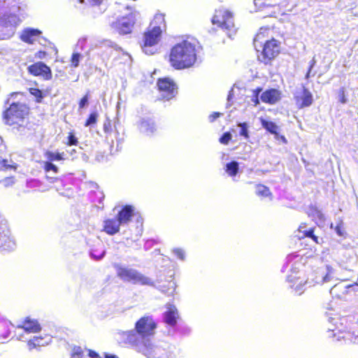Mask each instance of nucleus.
<instances>
[{"label": "nucleus", "instance_id": "obj_20", "mask_svg": "<svg viewBox=\"0 0 358 358\" xmlns=\"http://www.w3.org/2000/svg\"><path fill=\"white\" fill-rule=\"evenodd\" d=\"M120 225L117 218H108L103 222V231L108 235L112 236L120 231Z\"/></svg>", "mask_w": 358, "mask_h": 358}, {"label": "nucleus", "instance_id": "obj_29", "mask_svg": "<svg viewBox=\"0 0 358 358\" xmlns=\"http://www.w3.org/2000/svg\"><path fill=\"white\" fill-rule=\"evenodd\" d=\"M257 191L256 194L257 196L260 197H271L272 196V194L268 187L266 185L259 184L256 187Z\"/></svg>", "mask_w": 358, "mask_h": 358}, {"label": "nucleus", "instance_id": "obj_17", "mask_svg": "<svg viewBox=\"0 0 358 358\" xmlns=\"http://www.w3.org/2000/svg\"><path fill=\"white\" fill-rule=\"evenodd\" d=\"M262 127L269 133L273 134L275 136V138L276 140L282 141L283 143L286 144L287 141L285 136L279 134V127L272 121H268L265 120H262Z\"/></svg>", "mask_w": 358, "mask_h": 358}, {"label": "nucleus", "instance_id": "obj_21", "mask_svg": "<svg viewBox=\"0 0 358 358\" xmlns=\"http://www.w3.org/2000/svg\"><path fill=\"white\" fill-rule=\"evenodd\" d=\"M133 214V207L130 205H125L118 212L117 219L121 224H127L131 220Z\"/></svg>", "mask_w": 358, "mask_h": 358}, {"label": "nucleus", "instance_id": "obj_11", "mask_svg": "<svg viewBox=\"0 0 358 358\" xmlns=\"http://www.w3.org/2000/svg\"><path fill=\"white\" fill-rule=\"evenodd\" d=\"M294 100L297 108L309 107L313 102V97L310 90L304 85L294 94Z\"/></svg>", "mask_w": 358, "mask_h": 358}, {"label": "nucleus", "instance_id": "obj_47", "mask_svg": "<svg viewBox=\"0 0 358 358\" xmlns=\"http://www.w3.org/2000/svg\"><path fill=\"white\" fill-rule=\"evenodd\" d=\"M222 114L219 112H213L209 115L210 122H214L217 118L220 117Z\"/></svg>", "mask_w": 358, "mask_h": 358}, {"label": "nucleus", "instance_id": "obj_34", "mask_svg": "<svg viewBox=\"0 0 358 358\" xmlns=\"http://www.w3.org/2000/svg\"><path fill=\"white\" fill-rule=\"evenodd\" d=\"M262 92V88L260 87H258L252 90V102L253 103L254 106H257L259 103V94Z\"/></svg>", "mask_w": 358, "mask_h": 358}, {"label": "nucleus", "instance_id": "obj_40", "mask_svg": "<svg viewBox=\"0 0 358 358\" xmlns=\"http://www.w3.org/2000/svg\"><path fill=\"white\" fill-rule=\"evenodd\" d=\"M232 136L230 132L227 131L219 138V142L223 145H227L231 140Z\"/></svg>", "mask_w": 358, "mask_h": 358}, {"label": "nucleus", "instance_id": "obj_7", "mask_svg": "<svg viewBox=\"0 0 358 358\" xmlns=\"http://www.w3.org/2000/svg\"><path fill=\"white\" fill-rule=\"evenodd\" d=\"M355 324L350 323L348 329L339 330L333 336V341L341 343V345L350 346L358 344V328Z\"/></svg>", "mask_w": 358, "mask_h": 358}, {"label": "nucleus", "instance_id": "obj_3", "mask_svg": "<svg viewBox=\"0 0 358 358\" xmlns=\"http://www.w3.org/2000/svg\"><path fill=\"white\" fill-rule=\"evenodd\" d=\"M30 113L29 106L19 101L11 103L2 113V120L4 124L17 131L25 130V120Z\"/></svg>", "mask_w": 358, "mask_h": 358}, {"label": "nucleus", "instance_id": "obj_52", "mask_svg": "<svg viewBox=\"0 0 358 358\" xmlns=\"http://www.w3.org/2000/svg\"><path fill=\"white\" fill-rule=\"evenodd\" d=\"M104 358H118L116 355H105Z\"/></svg>", "mask_w": 358, "mask_h": 358}, {"label": "nucleus", "instance_id": "obj_42", "mask_svg": "<svg viewBox=\"0 0 358 358\" xmlns=\"http://www.w3.org/2000/svg\"><path fill=\"white\" fill-rule=\"evenodd\" d=\"M238 126L241 127L239 134L241 136H244L245 138H249V134L248 131V126L245 122L239 123Z\"/></svg>", "mask_w": 358, "mask_h": 358}, {"label": "nucleus", "instance_id": "obj_48", "mask_svg": "<svg viewBox=\"0 0 358 358\" xmlns=\"http://www.w3.org/2000/svg\"><path fill=\"white\" fill-rule=\"evenodd\" d=\"M88 356L90 358H101V357L96 352L90 349L88 350Z\"/></svg>", "mask_w": 358, "mask_h": 358}, {"label": "nucleus", "instance_id": "obj_15", "mask_svg": "<svg viewBox=\"0 0 358 358\" xmlns=\"http://www.w3.org/2000/svg\"><path fill=\"white\" fill-rule=\"evenodd\" d=\"M287 280L290 283V288L292 289L295 294L300 295L304 292L307 280L301 276H298L296 273L291 274L287 277Z\"/></svg>", "mask_w": 358, "mask_h": 358}, {"label": "nucleus", "instance_id": "obj_44", "mask_svg": "<svg viewBox=\"0 0 358 358\" xmlns=\"http://www.w3.org/2000/svg\"><path fill=\"white\" fill-rule=\"evenodd\" d=\"M90 96V92H87L79 101L78 106L79 108H83L88 103V99Z\"/></svg>", "mask_w": 358, "mask_h": 358}, {"label": "nucleus", "instance_id": "obj_19", "mask_svg": "<svg viewBox=\"0 0 358 358\" xmlns=\"http://www.w3.org/2000/svg\"><path fill=\"white\" fill-rule=\"evenodd\" d=\"M178 318L179 314L176 307L173 305H169L167 310L164 314V322L171 327H175Z\"/></svg>", "mask_w": 358, "mask_h": 358}, {"label": "nucleus", "instance_id": "obj_2", "mask_svg": "<svg viewBox=\"0 0 358 358\" xmlns=\"http://www.w3.org/2000/svg\"><path fill=\"white\" fill-rule=\"evenodd\" d=\"M166 28L165 15L156 13L148 27L143 33L141 40L139 42L145 53H153L150 48L158 44L161 40L162 32L166 30Z\"/></svg>", "mask_w": 358, "mask_h": 358}, {"label": "nucleus", "instance_id": "obj_45", "mask_svg": "<svg viewBox=\"0 0 358 358\" xmlns=\"http://www.w3.org/2000/svg\"><path fill=\"white\" fill-rule=\"evenodd\" d=\"M338 99H339V101L341 103H345L347 102V99L345 98V89L344 87H341L339 90H338Z\"/></svg>", "mask_w": 358, "mask_h": 358}, {"label": "nucleus", "instance_id": "obj_14", "mask_svg": "<svg viewBox=\"0 0 358 358\" xmlns=\"http://www.w3.org/2000/svg\"><path fill=\"white\" fill-rule=\"evenodd\" d=\"M134 23L133 17L127 16L118 19L114 22L113 26L120 34L124 35L131 32Z\"/></svg>", "mask_w": 358, "mask_h": 358}, {"label": "nucleus", "instance_id": "obj_43", "mask_svg": "<svg viewBox=\"0 0 358 358\" xmlns=\"http://www.w3.org/2000/svg\"><path fill=\"white\" fill-rule=\"evenodd\" d=\"M152 349V344L150 342L143 343V345L140 347L139 352H142L144 355H147L150 352Z\"/></svg>", "mask_w": 358, "mask_h": 358}, {"label": "nucleus", "instance_id": "obj_18", "mask_svg": "<svg viewBox=\"0 0 358 358\" xmlns=\"http://www.w3.org/2000/svg\"><path fill=\"white\" fill-rule=\"evenodd\" d=\"M27 333H38L41 330V327L36 320L26 317L21 324L17 327Z\"/></svg>", "mask_w": 358, "mask_h": 358}, {"label": "nucleus", "instance_id": "obj_33", "mask_svg": "<svg viewBox=\"0 0 358 358\" xmlns=\"http://www.w3.org/2000/svg\"><path fill=\"white\" fill-rule=\"evenodd\" d=\"M71 357V358H84V351L80 346H74Z\"/></svg>", "mask_w": 358, "mask_h": 358}, {"label": "nucleus", "instance_id": "obj_53", "mask_svg": "<svg viewBox=\"0 0 358 358\" xmlns=\"http://www.w3.org/2000/svg\"><path fill=\"white\" fill-rule=\"evenodd\" d=\"M176 253L180 257L181 259L183 258L181 250H177Z\"/></svg>", "mask_w": 358, "mask_h": 358}, {"label": "nucleus", "instance_id": "obj_54", "mask_svg": "<svg viewBox=\"0 0 358 358\" xmlns=\"http://www.w3.org/2000/svg\"><path fill=\"white\" fill-rule=\"evenodd\" d=\"M337 232H338V234L339 235H341V232L340 231V230H338H338H337Z\"/></svg>", "mask_w": 358, "mask_h": 358}, {"label": "nucleus", "instance_id": "obj_35", "mask_svg": "<svg viewBox=\"0 0 358 358\" xmlns=\"http://www.w3.org/2000/svg\"><path fill=\"white\" fill-rule=\"evenodd\" d=\"M42 339V337L35 336L32 339L29 340L27 342L29 348L32 350L38 346H40Z\"/></svg>", "mask_w": 358, "mask_h": 358}, {"label": "nucleus", "instance_id": "obj_32", "mask_svg": "<svg viewBox=\"0 0 358 358\" xmlns=\"http://www.w3.org/2000/svg\"><path fill=\"white\" fill-rule=\"evenodd\" d=\"M315 228L312 227L308 230H305L302 231L303 236L302 238H311L315 243H318V237L314 234Z\"/></svg>", "mask_w": 358, "mask_h": 358}, {"label": "nucleus", "instance_id": "obj_55", "mask_svg": "<svg viewBox=\"0 0 358 358\" xmlns=\"http://www.w3.org/2000/svg\"><path fill=\"white\" fill-rule=\"evenodd\" d=\"M1 224L0 223V225H1Z\"/></svg>", "mask_w": 358, "mask_h": 358}, {"label": "nucleus", "instance_id": "obj_8", "mask_svg": "<svg viewBox=\"0 0 358 358\" xmlns=\"http://www.w3.org/2000/svg\"><path fill=\"white\" fill-rule=\"evenodd\" d=\"M157 87L162 96L166 100L173 99L178 93L177 85L169 78H158L157 80Z\"/></svg>", "mask_w": 358, "mask_h": 358}, {"label": "nucleus", "instance_id": "obj_12", "mask_svg": "<svg viewBox=\"0 0 358 358\" xmlns=\"http://www.w3.org/2000/svg\"><path fill=\"white\" fill-rule=\"evenodd\" d=\"M15 242L10 236L9 229L2 224L0 225V251L10 252L14 249Z\"/></svg>", "mask_w": 358, "mask_h": 358}, {"label": "nucleus", "instance_id": "obj_25", "mask_svg": "<svg viewBox=\"0 0 358 358\" xmlns=\"http://www.w3.org/2000/svg\"><path fill=\"white\" fill-rule=\"evenodd\" d=\"M28 92L34 97V101L37 103H42L43 98L45 96V94L37 87H29Z\"/></svg>", "mask_w": 358, "mask_h": 358}, {"label": "nucleus", "instance_id": "obj_38", "mask_svg": "<svg viewBox=\"0 0 358 358\" xmlns=\"http://www.w3.org/2000/svg\"><path fill=\"white\" fill-rule=\"evenodd\" d=\"M15 182V178L14 176L6 177L3 180H0V183L5 187H9L13 186Z\"/></svg>", "mask_w": 358, "mask_h": 358}, {"label": "nucleus", "instance_id": "obj_9", "mask_svg": "<svg viewBox=\"0 0 358 358\" xmlns=\"http://www.w3.org/2000/svg\"><path fill=\"white\" fill-rule=\"evenodd\" d=\"M156 327L157 324L149 316L141 317L135 324V330L142 338L154 335Z\"/></svg>", "mask_w": 358, "mask_h": 358}, {"label": "nucleus", "instance_id": "obj_1", "mask_svg": "<svg viewBox=\"0 0 358 358\" xmlns=\"http://www.w3.org/2000/svg\"><path fill=\"white\" fill-rule=\"evenodd\" d=\"M171 66L181 70L192 66L196 61V41L187 36L175 44L171 49L169 59Z\"/></svg>", "mask_w": 358, "mask_h": 358}, {"label": "nucleus", "instance_id": "obj_4", "mask_svg": "<svg viewBox=\"0 0 358 358\" xmlns=\"http://www.w3.org/2000/svg\"><path fill=\"white\" fill-rule=\"evenodd\" d=\"M117 275L124 282H129L134 285H153L152 280L148 276L138 272L137 270L121 266L119 264H115Z\"/></svg>", "mask_w": 358, "mask_h": 358}, {"label": "nucleus", "instance_id": "obj_24", "mask_svg": "<svg viewBox=\"0 0 358 358\" xmlns=\"http://www.w3.org/2000/svg\"><path fill=\"white\" fill-rule=\"evenodd\" d=\"M44 156L46 159L45 162H52L54 161H63L65 159V153L64 152L46 150L44 152Z\"/></svg>", "mask_w": 358, "mask_h": 358}, {"label": "nucleus", "instance_id": "obj_27", "mask_svg": "<svg viewBox=\"0 0 358 358\" xmlns=\"http://www.w3.org/2000/svg\"><path fill=\"white\" fill-rule=\"evenodd\" d=\"M17 165L15 163L11 162L9 163L8 159L3 158L0 156V171H6L8 170L16 171Z\"/></svg>", "mask_w": 358, "mask_h": 358}, {"label": "nucleus", "instance_id": "obj_50", "mask_svg": "<svg viewBox=\"0 0 358 358\" xmlns=\"http://www.w3.org/2000/svg\"><path fill=\"white\" fill-rule=\"evenodd\" d=\"M91 6H99L103 0H87Z\"/></svg>", "mask_w": 358, "mask_h": 358}, {"label": "nucleus", "instance_id": "obj_41", "mask_svg": "<svg viewBox=\"0 0 358 358\" xmlns=\"http://www.w3.org/2000/svg\"><path fill=\"white\" fill-rule=\"evenodd\" d=\"M103 129L106 134H110L113 131V124L110 119H106L104 121Z\"/></svg>", "mask_w": 358, "mask_h": 358}, {"label": "nucleus", "instance_id": "obj_28", "mask_svg": "<svg viewBox=\"0 0 358 358\" xmlns=\"http://www.w3.org/2000/svg\"><path fill=\"white\" fill-rule=\"evenodd\" d=\"M277 0H255V6L262 10L268 7H273L275 5Z\"/></svg>", "mask_w": 358, "mask_h": 358}, {"label": "nucleus", "instance_id": "obj_26", "mask_svg": "<svg viewBox=\"0 0 358 358\" xmlns=\"http://www.w3.org/2000/svg\"><path fill=\"white\" fill-rule=\"evenodd\" d=\"M238 163L236 161L230 162L226 164L225 171L231 177L236 176L238 173Z\"/></svg>", "mask_w": 358, "mask_h": 358}, {"label": "nucleus", "instance_id": "obj_5", "mask_svg": "<svg viewBox=\"0 0 358 358\" xmlns=\"http://www.w3.org/2000/svg\"><path fill=\"white\" fill-rule=\"evenodd\" d=\"M280 42L274 38L266 40L258 55V60L265 65L271 64V62L280 53Z\"/></svg>", "mask_w": 358, "mask_h": 358}, {"label": "nucleus", "instance_id": "obj_16", "mask_svg": "<svg viewBox=\"0 0 358 358\" xmlns=\"http://www.w3.org/2000/svg\"><path fill=\"white\" fill-rule=\"evenodd\" d=\"M263 103L273 105L281 99V92L278 90L271 88L263 92L260 96Z\"/></svg>", "mask_w": 358, "mask_h": 358}, {"label": "nucleus", "instance_id": "obj_49", "mask_svg": "<svg viewBox=\"0 0 358 358\" xmlns=\"http://www.w3.org/2000/svg\"><path fill=\"white\" fill-rule=\"evenodd\" d=\"M9 18L15 19V15H9L7 17L2 18L1 20V22L3 26H4V27H8V22H7V19H9Z\"/></svg>", "mask_w": 358, "mask_h": 358}, {"label": "nucleus", "instance_id": "obj_51", "mask_svg": "<svg viewBox=\"0 0 358 358\" xmlns=\"http://www.w3.org/2000/svg\"><path fill=\"white\" fill-rule=\"evenodd\" d=\"M18 94H20L21 96H24V92H11L10 94V97H14V96H17Z\"/></svg>", "mask_w": 358, "mask_h": 358}, {"label": "nucleus", "instance_id": "obj_39", "mask_svg": "<svg viewBox=\"0 0 358 358\" xmlns=\"http://www.w3.org/2000/svg\"><path fill=\"white\" fill-rule=\"evenodd\" d=\"M78 144V138L75 136L73 131L68 134L66 145L69 146L77 145Z\"/></svg>", "mask_w": 358, "mask_h": 358}, {"label": "nucleus", "instance_id": "obj_13", "mask_svg": "<svg viewBox=\"0 0 358 358\" xmlns=\"http://www.w3.org/2000/svg\"><path fill=\"white\" fill-rule=\"evenodd\" d=\"M15 242L10 236L9 229L2 224L0 225V251L10 252L14 249Z\"/></svg>", "mask_w": 358, "mask_h": 358}, {"label": "nucleus", "instance_id": "obj_31", "mask_svg": "<svg viewBox=\"0 0 358 358\" xmlns=\"http://www.w3.org/2000/svg\"><path fill=\"white\" fill-rule=\"evenodd\" d=\"M308 215L309 216H312L313 218L319 220H323L324 219V214L316 207H310Z\"/></svg>", "mask_w": 358, "mask_h": 358}, {"label": "nucleus", "instance_id": "obj_6", "mask_svg": "<svg viewBox=\"0 0 358 358\" xmlns=\"http://www.w3.org/2000/svg\"><path fill=\"white\" fill-rule=\"evenodd\" d=\"M211 22L224 31H231L235 26L233 13L224 8L215 10Z\"/></svg>", "mask_w": 358, "mask_h": 358}, {"label": "nucleus", "instance_id": "obj_30", "mask_svg": "<svg viewBox=\"0 0 358 358\" xmlns=\"http://www.w3.org/2000/svg\"><path fill=\"white\" fill-rule=\"evenodd\" d=\"M98 117L99 115L96 112L91 113L88 117L86 119L84 125L85 127H89L96 124L98 120Z\"/></svg>", "mask_w": 358, "mask_h": 358}, {"label": "nucleus", "instance_id": "obj_37", "mask_svg": "<svg viewBox=\"0 0 358 358\" xmlns=\"http://www.w3.org/2000/svg\"><path fill=\"white\" fill-rule=\"evenodd\" d=\"M81 55L78 52H73L71 58V66L73 68H76L79 65Z\"/></svg>", "mask_w": 358, "mask_h": 358}, {"label": "nucleus", "instance_id": "obj_10", "mask_svg": "<svg viewBox=\"0 0 358 358\" xmlns=\"http://www.w3.org/2000/svg\"><path fill=\"white\" fill-rule=\"evenodd\" d=\"M27 72L34 77H40L44 80H50L52 78V73L50 67L44 62H36L27 67Z\"/></svg>", "mask_w": 358, "mask_h": 358}, {"label": "nucleus", "instance_id": "obj_23", "mask_svg": "<svg viewBox=\"0 0 358 358\" xmlns=\"http://www.w3.org/2000/svg\"><path fill=\"white\" fill-rule=\"evenodd\" d=\"M270 31L271 29L269 27H261L254 38L255 47L257 46V43H261L264 39L268 38L269 36Z\"/></svg>", "mask_w": 358, "mask_h": 358}, {"label": "nucleus", "instance_id": "obj_22", "mask_svg": "<svg viewBox=\"0 0 358 358\" xmlns=\"http://www.w3.org/2000/svg\"><path fill=\"white\" fill-rule=\"evenodd\" d=\"M41 31L38 29L27 28L22 31L20 39L28 44H32L35 41V37L41 34Z\"/></svg>", "mask_w": 358, "mask_h": 358}, {"label": "nucleus", "instance_id": "obj_36", "mask_svg": "<svg viewBox=\"0 0 358 358\" xmlns=\"http://www.w3.org/2000/svg\"><path fill=\"white\" fill-rule=\"evenodd\" d=\"M43 168L45 172L52 171L57 173L59 171V168L56 165L50 162H45L43 163Z\"/></svg>", "mask_w": 358, "mask_h": 358}, {"label": "nucleus", "instance_id": "obj_46", "mask_svg": "<svg viewBox=\"0 0 358 358\" xmlns=\"http://www.w3.org/2000/svg\"><path fill=\"white\" fill-rule=\"evenodd\" d=\"M48 56L47 52L44 50H38L34 55V57L38 59H45Z\"/></svg>", "mask_w": 358, "mask_h": 358}]
</instances>
